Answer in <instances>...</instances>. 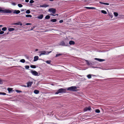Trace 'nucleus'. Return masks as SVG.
Wrapping results in <instances>:
<instances>
[{
    "label": "nucleus",
    "mask_w": 124,
    "mask_h": 124,
    "mask_svg": "<svg viewBox=\"0 0 124 124\" xmlns=\"http://www.w3.org/2000/svg\"><path fill=\"white\" fill-rule=\"evenodd\" d=\"M104 4L106 5H109V3H104Z\"/></svg>",
    "instance_id": "39"
},
{
    "label": "nucleus",
    "mask_w": 124,
    "mask_h": 124,
    "mask_svg": "<svg viewBox=\"0 0 124 124\" xmlns=\"http://www.w3.org/2000/svg\"><path fill=\"white\" fill-rule=\"evenodd\" d=\"M85 8H86L87 9H90V7H84Z\"/></svg>",
    "instance_id": "41"
},
{
    "label": "nucleus",
    "mask_w": 124,
    "mask_h": 124,
    "mask_svg": "<svg viewBox=\"0 0 124 124\" xmlns=\"http://www.w3.org/2000/svg\"><path fill=\"white\" fill-rule=\"evenodd\" d=\"M51 51H41L40 53V54L39 56H40L44 55H48L49 53H51Z\"/></svg>",
    "instance_id": "4"
},
{
    "label": "nucleus",
    "mask_w": 124,
    "mask_h": 124,
    "mask_svg": "<svg viewBox=\"0 0 124 124\" xmlns=\"http://www.w3.org/2000/svg\"><path fill=\"white\" fill-rule=\"evenodd\" d=\"M31 23H26V25H31Z\"/></svg>",
    "instance_id": "45"
},
{
    "label": "nucleus",
    "mask_w": 124,
    "mask_h": 124,
    "mask_svg": "<svg viewBox=\"0 0 124 124\" xmlns=\"http://www.w3.org/2000/svg\"><path fill=\"white\" fill-rule=\"evenodd\" d=\"M91 109V108L89 106L88 107H86L84 109V111H87L88 110H90Z\"/></svg>",
    "instance_id": "9"
},
{
    "label": "nucleus",
    "mask_w": 124,
    "mask_h": 124,
    "mask_svg": "<svg viewBox=\"0 0 124 124\" xmlns=\"http://www.w3.org/2000/svg\"><path fill=\"white\" fill-rule=\"evenodd\" d=\"M68 90L72 91H77V87L76 86H72L67 88Z\"/></svg>",
    "instance_id": "2"
},
{
    "label": "nucleus",
    "mask_w": 124,
    "mask_h": 124,
    "mask_svg": "<svg viewBox=\"0 0 124 124\" xmlns=\"http://www.w3.org/2000/svg\"><path fill=\"white\" fill-rule=\"evenodd\" d=\"M25 1L26 2H28L29 1V0H25Z\"/></svg>",
    "instance_id": "46"
},
{
    "label": "nucleus",
    "mask_w": 124,
    "mask_h": 124,
    "mask_svg": "<svg viewBox=\"0 0 124 124\" xmlns=\"http://www.w3.org/2000/svg\"><path fill=\"white\" fill-rule=\"evenodd\" d=\"M110 17H111V18H112V17H113V16L111 15H110Z\"/></svg>",
    "instance_id": "51"
},
{
    "label": "nucleus",
    "mask_w": 124,
    "mask_h": 124,
    "mask_svg": "<svg viewBox=\"0 0 124 124\" xmlns=\"http://www.w3.org/2000/svg\"><path fill=\"white\" fill-rule=\"evenodd\" d=\"M48 6H49L48 5H46V6H41V7H48Z\"/></svg>",
    "instance_id": "42"
},
{
    "label": "nucleus",
    "mask_w": 124,
    "mask_h": 124,
    "mask_svg": "<svg viewBox=\"0 0 124 124\" xmlns=\"http://www.w3.org/2000/svg\"><path fill=\"white\" fill-rule=\"evenodd\" d=\"M12 88H8V90L9 92V93H10L12 91Z\"/></svg>",
    "instance_id": "20"
},
{
    "label": "nucleus",
    "mask_w": 124,
    "mask_h": 124,
    "mask_svg": "<svg viewBox=\"0 0 124 124\" xmlns=\"http://www.w3.org/2000/svg\"><path fill=\"white\" fill-rule=\"evenodd\" d=\"M34 2V1L32 0H31L30 1V3H32Z\"/></svg>",
    "instance_id": "34"
},
{
    "label": "nucleus",
    "mask_w": 124,
    "mask_h": 124,
    "mask_svg": "<svg viewBox=\"0 0 124 124\" xmlns=\"http://www.w3.org/2000/svg\"><path fill=\"white\" fill-rule=\"evenodd\" d=\"M38 51V49H35V51Z\"/></svg>",
    "instance_id": "50"
},
{
    "label": "nucleus",
    "mask_w": 124,
    "mask_h": 124,
    "mask_svg": "<svg viewBox=\"0 0 124 124\" xmlns=\"http://www.w3.org/2000/svg\"><path fill=\"white\" fill-rule=\"evenodd\" d=\"M43 17V15H40L39 16H38L37 17V18L38 19H41Z\"/></svg>",
    "instance_id": "14"
},
{
    "label": "nucleus",
    "mask_w": 124,
    "mask_h": 124,
    "mask_svg": "<svg viewBox=\"0 0 124 124\" xmlns=\"http://www.w3.org/2000/svg\"><path fill=\"white\" fill-rule=\"evenodd\" d=\"M94 59L97 61H98L100 62H102L105 61V60L104 59L97 58H95Z\"/></svg>",
    "instance_id": "8"
},
{
    "label": "nucleus",
    "mask_w": 124,
    "mask_h": 124,
    "mask_svg": "<svg viewBox=\"0 0 124 124\" xmlns=\"http://www.w3.org/2000/svg\"><path fill=\"white\" fill-rule=\"evenodd\" d=\"M66 92V89L62 88H60L56 92L55 94H58L59 93H64Z\"/></svg>",
    "instance_id": "3"
},
{
    "label": "nucleus",
    "mask_w": 124,
    "mask_h": 124,
    "mask_svg": "<svg viewBox=\"0 0 124 124\" xmlns=\"http://www.w3.org/2000/svg\"><path fill=\"white\" fill-rule=\"evenodd\" d=\"M30 67L31 68H36V66L34 65H31V66Z\"/></svg>",
    "instance_id": "31"
},
{
    "label": "nucleus",
    "mask_w": 124,
    "mask_h": 124,
    "mask_svg": "<svg viewBox=\"0 0 124 124\" xmlns=\"http://www.w3.org/2000/svg\"><path fill=\"white\" fill-rule=\"evenodd\" d=\"M93 68H95L96 67H93Z\"/></svg>",
    "instance_id": "56"
},
{
    "label": "nucleus",
    "mask_w": 124,
    "mask_h": 124,
    "mask_svg": "<svg viewBox=\"0 0 124 124\" xmlns=\"http://www.w3.org/2000/svg\"><path fill=\"white\" fill-rule=\"evenodd\" d=\"M50 17L49 16H48V15H47L46 16V17H45V18L46 19H49L50 18Z\"/></svg>",
    "instance_id": "26"
},
{
    "label": "nucleus",
    "mask_w": 124,
    "mask_h": 124,
    "mask_svg": "<svg viewBox=\"0 0 124 124\" xmlns=\"http://www.w3.org/2000/svg\"><path fill=\"white\" fill-rule=\"evenodd\" d=\"M31 73L33 75L35 76H38L39 75L38 73L35 71L31 70Z\"/></svg>",
    "instance_id": "5"
},
{
    "label": "nucleus",
    "mask_w": 124,
    "mask_h": 124,
    "mask_svg": "<svg viewBox=\"0 0 124 124\" xmlns=\"http://www.w3.org/2000/svg\"><path fill=\"white\" fill-rule=\"evenodd\" d=\"M2 83V81L0 79V84Z\"/></svg>",
    "instance_id": "43"
},
{
    "label": "nucleus",
    "mask_w": 124,
    "mask_h": 124,
    "mask_svg": "<svg viewBox=\"0 0 124 124\" xmlns=\"http://www.w3.org/2000/svg\"><path fill=\"white\" fill-rule=\"evenodd\" d=\"M95 112L97 113H99L100 112V110L98 109H97L95 110Z\"/></svg>",
    "instance_id": "16"
},
{
    "label": "nucleus",
    "mask_w": 124,
    "mask_h": 124,
    "mask_svg": "<svg viewBox=\"0 0 124 124\" xmlns=\"http://www.w3.org/2000/svg\"><path fill=\"white\" fill-rule=\"evenodd\" d=\"M34 92L35 94H38L39 93V91L36 90L34 91Z\"/></svg>",
    "instance_id": "17"
},
{
    "label": "nucleus",
    "mask_w": 124,
    "mask_h": 124,
    "mask_svg": "<svg viewBox=\"0 0 124 124\" xmlns=\"http://www.w3.org/2000/svg\"><path fill=\"white\" fill-rule=\"evenodd\" d=\"M90 9H96V8L94 7H91Z\"/></svg>",
    "instance_id": "40"
},
{
    "label": "nucleus",
    "mask_w": 124,
    "mask_h": 124,
    "mask_svg": "<svg viewBox=\"0 0 124 124\" xmlns=\"http://www.w3.org/2000/svg\"><path fill=\"white\" fill-rule=\"evenodd\" d=\"M51 15H52V16H55L56 15L58 16V14H56L55 15H53V14H51Z\"/></svg>",
    "instance_id": "48"
},
{
    "label": "nucleus",
    "mask_w": 124,
    "mask_h": 124,
    "mask_svg": "<svg viewBox=\"0 0 124 124\" xmlns=\"http://www.w3.org/2000/svg\"><path fill=\"white\" fill-rule=\"evenodd\" d=\"M23 86L25 87H27V86H26V85H23Z\"/></svg>",
    "instance_id": "49"
},
{
    "label": "nucleus",
    "mask_w": 124,
    "mask_h": 124,
    "mask_svg": "<svg viewBox=\"0 0 124 124\" xmlns=\"http://www.w3.org/2000/svg\"><path fill=\"white\" fill-rule=\"evenodd\" d=\"M16 24H17V23H16Z\"/></svg>",
    "instance_id": "57"
},
{
    "label": "nucleus",
    "mask_w": 124,
    "mask_h": 124,
    "mask_svg": "<svg viewBox=\"0 0 124 124\" xmlns=\"http://www.w3.org/2000/svg\"><path fill=\"white\" fill-rule=\"evenodd\" d=\"M122 17H123V18H124V15H122Z\"/></svg>",
    "instance_id": "52"
},
{
    "label": "nucleus",
    "mask_w": 124,
    "mask_h": 124,
    "mask_svg": "<svg viewBox=\"0 0 124 124\" xmlns=\"http://www.w3.org/2000/svg\"><path fill=\"white\" fill-rule=\"evenodd\" d=\"M39 59V57L38 56H35L34 57L33 61L36 62Z\"/></svg>",
    "instance_id": "10"
},
{
    "label": "nucleus",
    "mask_w": 124,
    "mask_h": 124,
    "mask_svg": "<svg viewBox=\"0 0 124 124\" xmlns=\"http://www.w3.org/2000/svg\"><path fill=\"white\" fill-rule=\"evenodd\" d=\"M0 12L4 13H11L12 11L9 9H4V8H0Z\"/></svg>",
    "instance_id": "1"
},
{
    "label": "nucleus",
    "mask_w": 124,
    "mask_h": 124,
    "mask_svg": "<svg viewBox=\"0 0 124 124\" xmlns=\"http://www.w3.org/2000/svg\"><path fill=\"white\" fill-rule=\"evenodd\" d=\"M49 11L52 13H54L56 12L55 9L53 8H51L48 9Z\"/></svg>",
    "instance_id": "6"
},
{
    "label": "nucleus",
    "mask_w": 124,
    "mask_h": 124,
    "mask_svg": "<svg viewBox=\"0 0 124 124\" xmlns=\"http://www.w3.org/2000/svg\"><path fill=\"white\" fill-rule=\"evenodd\" d=\"M63 22V21L62 20H61L59 22L60 23H62Z\"/></svg>",
    "instance_id": "44"
},
{
    "label": "nucleus",
    "mask_w": 124,
    "mask_h": 124,
    "mask_svg": "<svg viewBox=\"0 0 124 124\" xmlns=\"http://www.w3.org/2000/svg\"><path fill=\"white\" fill-rule=\"evenodd\" d=\"M8 30L10 31H14L15 30V29L13 28H8Z\"/></svg>",
    "instance_id": "15"
},
{
    "label": "nucleus",
    "mask_w": 124,
    "mask_h": 124,
    "mask_svg": "<svg viewBox=\"0 0 124 124\" xmlns=\"http://www.w3.org/2000/svg\"><path fill=\"white\" fill-rule=\"evenodd\" d=\"M51 62V60H48L46 61V62L47 64H50Z\"/></svg>",
    "instance_id": "24"
},
{
    "label": "nucleus",
    "mask_w": 124,
    "mask_h": 124,
    "mask_svg": "<svg viewBox=\"0 0 124 124\" xmlns=\"http://www.w3.org/2000/svg\"><path fill=\"white\" fill-rule=\"evenodd\" d=\"M69 43L70 45H74L75 44V42L74 41L71 40L69 42Z\"/></svg>",
    "instance_id": "13"
},
{
    "label": "nucleus",
    "mask_w": 124,
    "mask_h": 124,
    "mask_svg": "<svg viewBox=\"0 0 124 124\" xmlns=\"http://www.w3.org/2000/svg\"><path fill=\"white\" fill-rule=\"evenodd\" d=\"M59 45H60L63 46H67V45H66L64 42L63 41L61 42L60 43Z\"/></svg>",
    "instance_id": "7"
},
{
    "label": "nucleus",
    "mask_w": 124,
    "mask_h": 124,
    "mask_svg": "<svg viewBox=\"0 0 124 124\" xmlns=\"http://www.w3.org/2000/svg\"><path fill=\"white\" fill-rule=\"evenodd\" d=\"M32 84V82H28L27 83V87H29L30 86H31Z\"/></svg>",
    "instance_id": "11"
},
{
    "label": "nucleus",
    "mask_w": 124,
    "mask_h": 124,
    "mask_svg": "<svg viewBox=\"0 0 124 124\" xmlns=\"http://www.w3.org/2000/svg\"><path fill=\"white\" fill-rule=\"evenodd\" d=\"M93 75H91L90 74H89L87 76V77L89 79L91 78L92 76Z\"/></svg>",
    "instance_id": "19"
},
{
    "label": "nucleus",
    "mask_w": 124,
    "mask_h": 124,
    "mask_svg": "<svg viewBox=\"0 0 124 124\" xmlns=\"http://www.w3.org/2000/svg\"><path fill=\"white\" fill-rule=\"evenodd\" d=\"M16 91L18 93H20L22 92V91L17 90H16Z\"/></svg>",
    "instance_id": "37"
},
{
    "label": "nucleus",
    "mask_w": 124,
    "mask_h": 124,
    "mask_svg": "<svg viewBox=\"0 0 124 124\" xmlns=\"http://www.w3.org/2000/svg\"><path fill=\"white\" fill-rule=\"evenodd\" d=\"M11 4L12 5L14 6H15L16 5V3H15L14 2H12L11 3Z\"/></svg>",
    "instance_id": "36"
},
{
    "label": "nucleus",
    "mask_w": 124,
    "mask_h": 124,
    "mask_svg": "<svg viewBox=\"0 0 124 124\" xmlns=\"http://www.w3.org/2000/svg\"><path fill=\"white\" fill-rule=\"evenodd\" d=\"M25 60L24 59H22L20 60V62H21L24 63L25 62Z\"/></svg>",
    "instance_id": "29"
},
{
    "label": "nucleus",
    "mask_w": 124,
    "mask_h": 124,
    "mask_svg": "<svg viewBox=\"0 0 124 124\" xmlns=\"http://www.w3.org/2000/svg\"><path fill=\"white\" fill-rule=\"evenodd\" d=\"M56 21V19H52L51 20V21L53 22H55Z\"/></svg>",
    "instance_id": "22"
},
{
    "label": "nucleus",
    "mask_w": 124,
    "mask_h": 124,
    "mask_svg": "<svg viewBox=\"0 0 124 124\" xmlns=\"http://www.w3.org/2000/svg\"><path fill=\"white\" fill-rule=\"evenodd\" d=\"M25 68L26 69H28L29 68V66H25Z\"/></svg>",
    "instance_id": "33"
},
{
    "label": "nucleus",
    "mask_w": 124,
    "mask_h": 124,
    "mask_svg": "<svg viewBox=\"0 0 124 124\" xmlns=\"http://www.w3.org/2000/svg\"><path fill=\"white\" fill-rule=\"evenodd\" d=\"M50 1H53V0H49Z\"/></svg>",
    "instance_id": "54"
},
{
    "label": "nucleus",
    "mask_w": 124,
    "mask_h": 124,
    "mask_svg": "<svg viewBox=\"0 0 124 124\" xmlns=\"http://www.w3.org/2000/svg\"><path fill=\"white\" fill-rule=\"evenodd\" d=\"M101 12L102 13L105 14H106L107 13V12L106 11L104 10H102L101 11Z\"/></svg>",
    "instance_id": "21"
},
{
    "label": "nucleus",
    "mask_w": 124,
    "mask_h": 124,
    "mask_svg": "<svg viewBox=\"0 0 124 124\" xmlns=\"http://www.w3.org/2000/svg\"><path fill=\"white\" fill-rule=\"evenodd\" d=\"M115 17H117L118 15V14L116 12H114L113 13Z\"/></svg>",
    "instance_id": "18"
},
{
    "label": "nucleus",
    "mask_w": 124,
    "mask_h": 124,
    "mask_svg": "<svg viewBox=\"0 0 124 124\" xmlns=\"http://www.w3.org/2000/svg\"><path fill=\"white\" fill-rule=\"evenodd\" d=\"M6 30H7V28L5 27H3L2 29V30L4 31H6Z\"/></svg>",
    "instance_id": "30"
},
{
    "label": "nucleus",
    "mask_w": 124,
    "mask_h": 124,
    "mask_svg": "<svg viewBox=\"0 0 124 124\" xmlns=\"http://www.w3.org/2000/svg\"><path fill=\"white\" fill-rule=\"evenodd\" d=\"M20 25H22V24H21H21H20Z\"/></svg>",
    "instance_id": "55"
},
{
    "label": "nucleus",
    "mask_w": 124,
    "mask_h": 124,
    "mask_svg": "<svg viewBox=\"0 0 124 124\" xmlns=\"http://www.w3.org/2000/svg\"><path fill=\"white\" fill-rule=\"evenodd\" d=\"M25 16L26 17H32V16L31 15H27Z\"/></svg>",
    "instance_id": "23"
},
{
    "label": "nucleus",
    "mask_w": 124,
    "mask_h": 124,
    "mask_svg": "<svg viewBox=\"0 0 124 124\" xmlns=\"http://www.w3.org/2000/svg\"><path fill=\"white\" fill-rule=\"evenodd\" d=\"M26 13L27 14H29L30 13V11L29 10H28L26 11Z\"/></svg>",
    "instance_id": "27"
},
{
    "label": "nucleus",
    "mask_w": 124,
    "mask_h": 124,
    "mask_svg": "<svg viewBox=\"0 0 124 124\" xmlns=\"http://www.w3.org/2000/svg\"><path fill=\"white\" fill-rule=\"evenodd\" d=\"M20 13V11L19 10H14L13 13L14 14H18Z\"/></svg>",
    "instance_id": "12"
},
{
    "label": "nucleus",
    "mask_w": 124,
    "mask_h": 124,
    "mask_svg": "<svg viewBox=\"0 0 124 124\" xmlns=\"http://www.w3.org/2000/svg\"><path fill=\"white\" fill-rule=\"evenodd\" d=\"M2 26V25H0V27H1Z\"/></svg>",
    "instance_id": "53"
},
{
    "label": "nucleus",
    "mask_w": 124,
    "mask_h": 124,
    "mask_svg": "<svg viewBox=\"0 0 124 124\" xmlns=\"http://www.w3.org/2000/svg\"><path fill=\"white\" fill-rule=\"evenodd\" d=\"M62 55V54H56L55 57H57L59 56L60 55Z\"/></svg>",
    "instance_id": "28"
},
{
    "label": "nucleus",
    "mask_w": 124,
    "mask_h": 124,
    "mask_svg": "<svg viewBox=\"0 0 124 124\" xmlns=\"http://www.w3.org/2000/svg\"><path fill=\"white\" fill-rule=\"evenodd\" d=\"M85 61L87 63V64L88 65H89L90 64H91V63H90L89 62V61L87 60H86Z\"/></svg>",
    "instance_id": "25"
},
{
    "label": "nucleus",
    "mask_w": 124,
    "mask_h": 124,
    "mask_svg": "<svg viewBox=\"0 0 124 124\" xmlns=\"http://www.w3.org/2000/svg\"><path fill=\"white\" fill-rule=\"evenodd\" d=\"M4 33V32L3 31H1V30H0V34H2Z\"/></svg>",
    "instance_id": "35"
},
{
    "label": "nucleus",
    "mask_w": 124,
    "mask_h": 124,
    "mask_svg": "<svg viewBox=\"0 0 124 124\" xmlns=\"http://www.w3.org/2000/svg\"><path fill=\"white\" fill-rule=\"evenodd\" d=\"M18 6L20 8H21L23 7V5L21 4H18Z\"/></svg>",
    "instance_id": "32"
},
{
    "label": "nucleus",
    "mask_w": 124,
    "mask_h": 124,
    "mask_svg": "<svg viewBox=\"0 0 124 124\" xmlns=\"http://www.w3.org/2000/svg\"><path fill=\"white\" fill-rule=\"evenodd\" d=\"M6 94L5 93H0V94H2L3 95H5Z\"/></svg>",
    "instance_id": "38"
},
{
    "label": "nucleus",
    "mask_w": 124,
    "mask_h": 124,
    "mask_svg": "<svg viewBox=\"0 0 124 124\" xmlns=\"http://www.w3.org/2000/svg\"><path fill=\"white\" fill-rule=\"evenodd\" d=\"M99 3L100 4H104V2H100Z\"/></svg>",
    "instance_id": "47"
}]
</instances>
